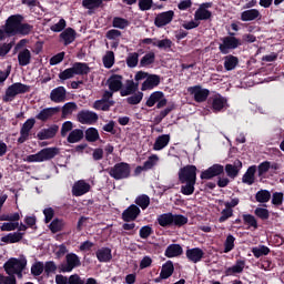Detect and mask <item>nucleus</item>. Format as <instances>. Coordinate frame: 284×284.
Returning a JSON list of instances; mask_svg holds the SVG:
<instances>
[{
  "label": "nucleus",
  "instance_id": "nucleus-50",
  "mask_svg": "<svg viewBox=\"0 0 284 284\" xmlns=\"http://www.w3.org/2000/svg\"><path fill=\"white\" fill-rule=\"evenodd\" d=\"M235 241L236 237H234V235L230 234L226 236V240L224 242V254H229V252H232V250H234Z\"/></svg>",
  "mask_w": 284,
  "mask_h": 284
},
{
  "label": "nucleus",
  "instance_id": "nucleus-11",
  "mask_svg": "<svg viewBox=\"0 0 284 284\" xmlns=\"http://www.w3.org/2000/svg\"><path fill=\"white\" fill-rule=\"evenodd\" d=\"M75 267H81V258L74 253H68L64 263L60 266L61 272H72Z\"/></svg>",
  "mask_w": 284,
  "mask_h": 284
},
{
  "label": "nucleus",
  "instance_id": "nucleus-59",
  "mask_svg": "<svg viewBox=\"0 0 284 284\" xmlns=\"http://www.w3.org/2000/svg\"><path fill=\"white\" fill-rule=\"evenodd\" d=\"M140 101H143V92H138L126 99V102L130 103V105H139Z\"/></svg>",
  "mask_w": 284,
  "mask_h": 284
},
{
  "label": "nucleus",
  "instance_id": "nucleus-49",
  "mask_svg": "<svg viewBox=\"0 0 284 284\" xmlns=\"http://www.w3.org/2000/svg\"><path fill=\"white\" fill-rule=\"evenodd\" d=\"M85 139L90 143H94V142L99 141V131L94 128H89L85 131Z\"/></svg>",
  "mask_w": 284,
  "mask_h": 284
},
{
  "label": "nucleus",
  "instance_id": "nucleus-4",
  "mask_svg": "<svg viewBox=\"0 0 284 284\" xmlns=\"http://www.w3.org/2000/svg\"><path fill=\"white\" fill-rule=\"evenodd\" d=\"M158 223L161 227H169V225H176L181 227L187 223V217L183 215H174L172 213H164L158 217Z\"/></svg>",
  "mask_w": 284,
  "mask_h": 284
},
{
  "label": "nucleus",
  "instance_id": "nucleus-9",
  "mask_svg": "<svg viewBox=\"0 0 284 284\" xmlns=\"http://www.w3.org/2000/svg\"><path fill=\"white\" fill-rule=\"evenodd\" d=\"M23 21L21 16H10L4 24L8 37H14L19 32V26Z\"/></svg>",
  "mask_w": 284,
  "mask_h": 284
},
{
  "label": "nucleus",
  "instance_id": "nucleus-22",
  "mask_svg": "<svg viewBox=\"0 0 284 284\" xmlns=\"http://www.w3.org/2000/svg\"><path fill=\"white\" fill-rule=\"evenodd\" d=\"M58 132H59V125H52L48 129L40 130L37 136L39 141H48V139H54Z\"/></svg>",
  "mask_w": 284,
  "mask_h": 284
},
{
  "label": "nucleus",
  "instance_id": "nucleus-18",
  "mask_svg": "<svg viewBox=\"0 0 284 284\" xmlns=\"http://www.w3.org/2000/svg\"><path fill=\"white\" fill-rule=\"evenodd\" d=\"M139 214H141V209L132 204L123 211L122 220L125 223H130V221H136V219H139Z\"/></svg>",
  "mask_w": 284,
  "mask_h": 284
},
{
  "label": "nucleus",
  "instance_id": "nucleus-5",
  "mask_svg": "<svg viewBox=\"0 0 284 284\" xmlns=\"http://www.w3.org/2000/svg\"><path fill=\"white\" fill-rule=\"evenodd\" d=\"M26 92H30V87L21 82L13 83L7 89L3 101H6V103L14 101L18 94H26Z\"/></svg>",
  "mask_w": 284,
  "mask_h": 284
},
{
  "label": "nucleus",
  "instance_id": "nucleus-31",
  "mask_svg": "<svg viewBox=\"0 0 284 284\" xmlns=\"http://www.w3.org/2000/svg\"><path fill=\"white\" fill-rule=\"evenodd\" d=\"M139 90V82H134V80H128L125 88L121 89V97H130V94H134L135 91Z\"/></svg>",
  "mask_w": 284,
  "mask_h": 284
},
{
  "label": "nucleus",
  "instance_id": "nucleus-1",
  "mask_svg": "<svg viewBox=\"0 0 284 284\" xmlns=\"http://www.w3.org/2000/svg\"><path fill=\"white\" fill-rule=\"evenodd\" d=\"M179 180L185 185L181 186V192L184 196L194 194V185H196V166L186 165L179 171Z\"/></svg>",
  "mask_w": 284,
  "mask_h": 284
},
{
  "label": "nucleus",
  "instance_id": "nucleus-56",
  "mask_svg": "<svg viewBox=\"0 0 284 284\" xmlns=\"http://www.w3.org/2000/svg\"><path fill=\"white\" fill-rule=\"evenodd\" d=\"M74 77H77V74L74 73V69L72 67L65 69L59 74V79H61V81H68V79H74Z\"/></svg>",
  "mask_w": 284,
  "mask_h": 284
},
{
  "label": "nucleus",
  "instance_id": "nucleus-58",
  "mask_svg": "<svg viewBox=\"0 0 284 284\" xmlns=\"http://www.w3.org/2000/svg\"><path fill=\"white\" fill-rule=\"evenodd\" d=\"M65 19H60L57 23H54L53 26L50 27V30L52 32H63V30H65Z\"/></svg>",
  "mask_w": 284,
  "mask_h": 284
},
{
  "label": "nucleus",
  "instance_id": "nucleus-40",
  "mask_svg": "<svg viewBox=\"0 0 284 284\" xmlns=\"http://www.w3.org/2000/svg\"><path fill=\"white\" fill-rule=\"evenodd\" d=\"M236 65H239V58L232 54L224 57V68L227 72L235 70Z\"/></svg>",
  "mask_w": 284,
  "mask_h": 284
},
{
  "label": "nucleus",
  "instance_id": "nucleus-19",
  "mask_svg": "<svg viewBox=\"0 0 284 284\" xmlns=\"http://www.w3.org/2000/svg\"><path fill=\"white\" fill-rule=\"evenodd\" d=\"M109 90L111 92H121L123 90V77L119 74H113L108 79Z\"/></svg>",
  "mask_w": 284,
  "mask_h": 284
},
{
  "label": "nucleus",
  "instance_id": "nucleus-38",
  "mask_svg": "<svg viewBox=\"0 0 284 284\" xmlns=\"http://www.w3.org/2000/svg\"><path fill=\"white\" fill-rule=\"evenodd\" d=\"M23 239V233L13 232L1 237V242L6 244L19 243Z\"/></svg>",
  "mask_w": 284,
  "mask_h": 284
},
{
  "label": "nucleus",
  "instance_id": "nucleus-60",
  "mask_svg": "<svg viewBox=\"0 0 284 284\" xmlns=\"http://www.w3.org/2000/svg\"><path fill=\"white\" fill-rule=\"evenodd\" d=\"M232 216H234V210H230L227 207H224V210H222L221 212V216L219 219L220 223H225V221H227V219H232Z\"/></svg>",
  "mask_w": 284,
  "mask_h": 284
},
{
  "label": "nucleus",
  "instance_id": "nucleus-64",
  "mask_svg": "<svg viewBox=\"0 0 284 284\" xmlns=\"http://www.w3.org/2000/svg\"><path fill=\"white\" fill-rule=\"evenodd\" d=\"M153 232L154 231L152 230V227L150 225L142 226L140 229V237L150 239V236H152Z\"/></svg>",
  "mask_w": 284,
  "mask_h": 284
},
{
  "label": "nucleus",
  "instance_id": "nucleus-63",
  "mask_svg": "<svg viewBox=\"0 0 284 284\" xmlns=\"http://www.w3.org/2000/svg\"><path fill=\"white\" fill-rule=\"evenodd\" d=\"M93 108L94 110H102L103 112H108V110H110V105L104 100H97Z\"/></svg>",
  "mask_w": 284,
  "mask_h": 284
},
{
  "label": "nucleus",
  "instance_id": "nucleus-53",
  "mask_svg": "<svg viewBox=\"0 0 284 284\" xmlns=\"http://www.w3.org/2000/svg\"><path fill=\"white\" fill-rule=\"evenodd\" d=\"M128 26H130V21L124 18L116 17L113 19V28H118L119 30H125Z\"/></svg>",
  "mask_w": 284,
  "mask_h": 284
},
{
  "label": "nucleus",
  "instance_id": "nucleus-7",
  "mask_svg": "<svg viewBox=\"0 0 284 284\" xmlns=\"http://www.w3.org/2000/svg\"><path fill=\"white\" fill-rule=\"evenodd\" d=\"M241 45V40L234 36H227L222 38V43L219 45V50L222 54H230L232 50H236Z\"/></svg>",
  "mask_w": 284,
  "mask_h": 284
},
{
  "label": "nucleus",
  "instance_id": "nucleus-2",
  "mask_svg": "<svg viewBox=\"0 0 284 284\" xmlns=\"http://www.w3.org/2000/svg\"><path fill=\"white\" fill-rule=\"evenodd\" d=\"M28 265V260L26 256L21 255L20 257H11L4 264V271L9 276H18V278L23 277V270Z\"/></svg>",
  "mask_w": 284,
  "mask_h": 284
},
{
  "label": "nucleus",
  "instance_id": "nucleus-45",
  "mask_svg": "<svg viewBox=\"0 0 284 284\" xmlns=\"http://www.w3.org/2000/svg\"><path fill=\"white\" fill-rule=\"evenodd\" d=\"M114 52L113 51H106L105 54L102 58V63L104 65V68H106L108 70H110V68H112V65H114Z\"/></svg>",
  "mask_w": 284,
  "mask_h": 284
},
{
  "label": "nucleus",
  "instance_id": "nucleus-43",
  "mask_svg": "<svg viewBox=\"0 0 284 284\" xmlns=\"http://www.w3.org/2000/svg\"><path fill=\"white\" fill-rule=\"evenodd\" d=\"M251 252L255 258H261V256H267V254H270V247L265 245H258L254 246Z\"/></svg>",
  "mask_w": 284,
  "mask_h": 284
},
{
  "label": "nucleus",
  "instance_id": "nucleus-17",
  "mask_svg": "<svg viewBox=\"0 0 284 284\" xmlns=\"http://www.w3.org/2000/svg\"><path fill=\"white\" fill-rule=\"evenodd\" d=\"M34 123H37V121L34 119H28L21 130H20V136L18 139V143H26V141H28V139H30V132L32 131V128H34Z\"/></svg>",
  "mask_w": 284,
  "mask_h": 284
},
{
  "label": "nucleus",
  "instance_id": "nucleus-29",
  "mask_svg": "<svg viewBox=\"0 0 284 284\" xmlns=\"http://www.w3.org/2000/svg\"><path fill=\"white\" fill-rule=\"evenodd\" d=\"M166 258H174L176 256H181L183 254V247L181 244H170L165 250Z\"/></svg>",
  "mask_w": 284,
  "mask_h": 284
},
{
  "label": "nucleus",
  "instance_id": "nucleus-57",
  "mask_svg": "<svg viewBox=\"0 0 284 284\" xmlns=\"http://www.w3.org/2000/svg\"><path fill=\"white\" fill-rule=\"evenodd\" d=\"M43 270H44V264L43 262H36L32 266H31V274L33 276H41V274H43Z\"/></svg>",
  "mask_w": 284,
  "mask_h": 284
},
{
  "label": "nucleus",
  "instance_id": "nucleus-21",
  "mask_svg": "<svg viewBox=\"0 0 284 284\" xmlns=\"http://www.w3.org/2000/svg\"><path fill=\"white\" fill-rule=\"evenodd\" d=\"M220 174H223V165L214 164L201 173V179L210 181V179H214V176H219Z\"/></svg>",
  "mask_w": 284,
  "mask_h": 284
},
{
  "label": "nucleus",
  "instance_id": "nucleus-30",
  "mask_svg": "<svg viewBox=\"0 0 284 284\" xmlns=\"http://www.w3.org/2000/svg\"><path fill=\"white\" fill-rule=\"evenodd\" d=\"M174 274V264L172 261H168L162 265L161 272H160V277L162 281H165L170 278Z\"/></svg>",
  "mask_w": 284,
  "mask_h": 284
},
{
  "label": "nucleus",
  "instance_id": "nucleus-54",
  "mask_svg": "<svg viewBox=\"0 0 284 284\" xmlns=\"http://www.w3.org/2000/svg\"><path fill=\"white\" fill-rule=\"evenodd\" d=\"M153 45L160 48V50H170L172 48V40L163 39L153 42Z\"/></svg>",
  "mask_w": 284,
  "mask_h": 284
},
{
  "label": "nucleus",
  "instance_id": "nucleus-33",
  "mask_svg": "<svg viewBox=\"0 0 284 284\" xmlns=\"http://www.w3.org/2000/svg\"><path fill=\"white\" fill-rule=\"evenodd\" d=\"M243 270H245V260H237L233 266L226 270V275L243 274Z\"/></svg>",
  "mask_w": 284,
  "mask_h": 284
},
{
  "label": "nucleus",
  "instance_id": "nucleus-6",
  "mask_svg": "<svg viewBox=\"0 0 284 284\" xmlns=\"http://www.w3.org/2000/svg\"><path fill=\"white\" fill-rule=\"evenodd\" d=\"M130 164L125 162L116 163L113 168L109 170L110 176H112V179H115V181H121L123 179L130 178Z\"/></svg>",
  "mask_w": 284,
  "mask_h": 284
},
{
  "label": "nucleus",
  "instance_id": "nucleus-36",
  "mask_svg": "<svg viewBox=\"0 0 284 284\" xmlns=\"http://www.w3.org/2000/svg\"><path fill=\"white\" fill-rule=\"evenodd\" d=\"M95 254L100 263H108L109 261H112V250L108 247H102L98 250Z\"/></svg>",
  "mask_w": 284,
  "mask_h": 284
},
{
  "label": "nucleus",
  "instance_id": "nucleus-51",
  "mask_svg": "<svg viewBox=\"0 0 284 284\" xmlns=\"http://www.w3.org/2000/svg\"><path fill=\"white\" fill-rule=\"evenodd\" d=\"M126 65L128 68H136V65H139V53H129L126 57Z\"/></svg>",
  "mask_w": 284,
  "mask_h": 284
},
{
  "label": "nucleus",
  "instance_id": "nucleus-8",
  "mask_svg": "<svg viewBox=\"0 0 284 284\" xmlns=\"http://www.w3.org/2000/svg\"><path fill=\"white\" fill-rule=\"evenodd\" d=\"M154 105H156L158 110L168 105V99H165V94L162 91H155L148 98L146 106L154 108Z\"/></svg>",
  "mask_w": 284,
  "mask_h": 284
},
{
  "label": "nucleus",
  "instance_id": "nucleus-26",
  "mask_svg": "<svg viewBox=\"0 0 284 284\" xmlns=\"http://www.w3.org/2000/svg\"><path fill=\"white\" fill-rule=\"evenodd\" d=\"M241 168H243V163L240 160H235L233 164H226L225 172L230 179H236Z\"/></svg>",
  "mask_w": 284,
  "mask_h": 284
},
{
  "label": "nucleus",
  "instance_id": "nucleus-25",
  "mask_svg": "<svg viewBox=\"0 0 284 284\" xmlns=\"http://www.w3.org/2000/svg\"><path fill=\"white\" fill-rule=\"evenodd\" d=\"M74 39H77V31H74V29L72 28H67L60 33V41H62L64 45H70V43H74Z\"/></svg>",
  "mask_w": 284,
  "mask_h": 284
},
{
  "label": "nucleus",
  "instance_id": "nucleus-48",
  "mask_svg": "<svg viewBox=\"0 0 284 284\" xmlns=\"http://www.w3.org/2000/svg\"><path fill=\"white\" fill-rule=\"evenodd\" d=\"M255 199L257 203H267L272 199V193L267 190H261L256 193Z\"/></svg>",
  "mask_w": 284,
  "mask_h": 284
},
{
  "label": "nucleus",
  "instance_id": "nucleus-52",
  "mask_svg": "<svg viewBox=\"0 0 284 284\" xmlns=\"http://www.w3.org/2000/svg\"><path fill=\"white\" fill-rule=\"evenodd\" d=\"M243 221L245 225H248V227H253V230H256L258 227V222L256 221V217L252 214H244Z\"/></svg>",
  "mask_w": 284,
  "mask_h": 284
},
{
  "label": "nucleus",
  "instance_id": "nucleus-14",
  "mask_svg": "<svg viewBox=\"0 0 284 284\" xmlns=\"http://www.w3.org/2000/svg\"><path fill=\"white\" fill-rule=\"evenodd\" d=\"M174 19V11L169 10L159 13L154 19V26L156 28H164V26H169V23H172Z\"/></svg>",
  "mask_w": 284,
  "mask_h": 284
},
{
  "label": "nucleus",
  "instance_id": "nucleus-10",
  "mask_svg": "<svg viewBox=\"0 0 284 284\" xmlns=\"http://www.w3.org/2000/svg\"><path fill=\"white\" fill-rule=\"evenodd\" d=\"M187 92L196 103H205L207 97H210V90L203 89L201 85L189 87Z\"/></svg>",
  "mask_w": 284,
  "mask_h": 284
},
{
  "label": "nucleus",
  "instance_id": "nucleus-27",
  "mask_svg": "<svg viewBox=\"0 0 284 284\" xmlns=\"http://www.w3.org/2000/svg\"><path fill=\"white\" fill-rule=\"evenodd\" d=\"M32 61V52L29 49H22L18 52V62L22 68L30 65Z\"/></svg>",
  "mask_w": 284,
  "mask_h": 284
},
{
  "label": "nucleus",
  "instance_id": "nucleus-61",
  "mask_svg": "<svg viewBox=\"0 0 284 284\" xmlns=\"http://www.w3.org/2000/svg\"><path fill=\"white\" fill-rule=\"evenodd\" d=\"M139 9L142 10V12H145L148 10H152V6H154V0H139Z\"/></svg>",
  "mask_w": 284,
  "mask_h": 284
},
{
  "label": "nucleus",
  "instance_id": "nucleus-42",
  "mask_svg": "<svg viewBox=\"0 0 284 284\" xmlns=\"http://www.w3.org/2000/svg\"><path fill=\"white\" fill-rule=\"evenodd\" d=\"M161 161V158L156 154L150 155L146 161L143 163L144 164V170H153V168H156Z\"/></svg>",
  "mask_w": 284,
  "mask_h": 284
},
{
  "label": "nucleus",
  "instance_id": "nucleus-39",
  "mask_svg": "<svg viewBox=\"0 0 284 284\" xmlns=\"http://www.w3.org/2000/svg\"><path fill=\"white\" fill-rule=\"evenodd\" d=\"M103 6V0H82V7L90 12L99 10Z\"/></svg>",
  "mask_w": 284,
  "mask_h": 284
},
{
  "label": "nucleus",
  "instance_id": "nucleus-3",
  "mask_svg": "<svg viewBox=\"0 0 284 284\" xmlns=\"http://www.w3.org/2000/svg\"><path fill=\"white\" fill-rule=\"evenodd\" d=\"M57 154H59L58 148H44L36 154L28 155L24 161L27 163H45V161L54 159Z\"/></svg>",
  "mask_w": 284,
  "mask_h": 284
},
{
  "label": "nucleus",
  "instance_id": "nucleus-41",
  "mask_svg": "<svg viewBox=\"0 0 284 284\" xmlns=\"http://www.w3.org/2000/svg\"><path fill=\"white\" fill-rule=\"evenodd\" d=\"M83 139V130L81 129H74L69 133V136L67 139L68 143H79Z\"/></svg>",
  "mask_w": 284,
  "mask_h": 284
},
{
  "label": "nucleus",
  "instance_id": "nucleus-23",
  "mask_svg": "<svg viewBox=\"0 0 284 284\" xmlns=\"http://www.w3.org/2000/svg\"><path fill=\"white\" fill-rule=\"evenodd\" d=\"M203 256H205V252H203L199 247L186 250V258L191 263H201V261L203 260Z\"/></svg>",
  "mask_w": 284,
  "mask_h": 284
},
{
  "label": "nucleus",
  "instance_id": "nucleus-47",
  "mask_svg": "<svg viewBox=\"0 0 284 284\" xmlns=\"http://www.w3.org/2000/svg\"><path fill=\"white\" fill-rule=\"evenodd\" d=\"M156 59V54L154 52H149L144 54V57L140 61L141 68H148V65H152Z\"/></svg>",
  "mask_w": 284,
  "mask_h": 284
},
{
  "label": "nucleus",
  "instance_id": "nucleus-37",
  "mask_svg": "<svg viewBox=\"0 0 284 284\" xmlns=\"http://www.w3.org/2000/svg\"><path fill=\"white\" fill-rule=\"evenodd\" d=\"M194 19H196V21H199L200 23L201 21H207L212 19V11L203 7H199V9L194 13Z\"/></svg>",
  "mask_w": 284,
  "mask_h": 284
},
{
  "label": "nucleus",
  "instance_id": "nucleus-28",
  "mask_svg": "<svg viewBox=\"0 0 284 284\" xmlns=\"http://www.w3.org/2000/svg\"><path fill=\"white\" fill-rule=\"evenodd\" d=\"M170 144V134L159 135L153 144V150L155 152H160V150H164Z\"/></svg>",
  "mask_w": 284,
  "mask_h": 284
},
{
  "label": "nucleus",
  "instance_id": "nucleus-24",
  "mask_svg": "<svg viewBox=\"0 0 284 284\" xmlns=\"http://www.w3.org/2000/svg\"><path fill=\"white\" fill-rule=\"evenodd\" d=\"M61 109L59 106H53V108H45L43 110H41L38 115H36V119H38V121H48L49 119H52V116H54V114H59V111Z\"/></svg>",
  "mask_w": 284,
  "mask_h": 284
},
{
  "label": "nucleus",
  "instance_id": "nucleus-12",
  "mask_svg": "<svg viewBox=\"0 0 284 284\" xmlns=\"http://www.w3.org/2000/svg\"><path fill=\"white\" fill-rule=\"evenodd\" d=\"M209 105H211V110L215 113L223 112V110H227V99L215 93L209 99Z\"/></svg>",
  "mask_w": 284,
  "mask_h": 284
},
{
  "label": "nucleus",
  "instance_id": "nucleus-35",
  "mask_svg": "<svg viewBox=\"0 0 284 284\" xmlns=\"http://www.w3.org/2000/svg\"><path fill=\"white\" fill-rule=\"evenodd\" d=\"M256 174V165L250 166L242 178V183L254 185Z\"/></svg>",
  "mask_w": 284,
  "mask_h": 284
},
{
  "label": "nucleus",
  "instance_id": "nucleus-55",
  "mask_svg": "<svg viewBox=\"0 0 284 284\" xmlns=\"http://www.w3.org/2000/svg\"><path fill=\"white\" fill-rule=\"evenodd\" d=\"M65 223L63 220H53L50 224V230L53 232V234H57V232H61L64 227Z\"/></svg>",
  "mask_w": 284,
  "mask_h": 284
},
{
  "label": "nucleus",
  "instance_id": "nucleus-46",
  "mask_svg": "<svg viewBox=\"0 0 284 284\" xmlns=\"http://www.w3.org/2000/svg\"><path fill=\"white\" fill-rule=\"evenodd\" d=\"M135 205L141 207V210H148V207H150V196L145 194L139 195L135 199Z\"/></svg>",
  "mask_w": 284,
  "mask_h": 284
},
{
  "label": "nucleus",
  "instance_id": "nucleus-15",
  "mask_svg": "<svg viewBox=\"0 0 284 284\" xmlns=\"http://www.w3.org/2000/svg\"><path fill=\"white\" fill-rule=\"evenodd\" d=\"M90 190H92V185H90L88 181L79 180L74 182L71 192L73 196H83L84 194H88Z\"/></svg>",
  "mask_w": 284,
  "mask_h": 284
},
{
  "label": "nucleus",
  "instance_id": "nucleus-62",
  "mask_svg": "<svg viewBox=\"0 0 284 284\" xmlns=\"http://www.w3.org/2000/svg\"><path fill=\"white\" fill-rule=\"evenodd\" d=\"M255 216L262 221H267V219H270V211L267 209L257 207L255 209Z\"/></svg>",
  "mask_w": 284,
  "mask_h": 284
},
{
  "label": "nucleus",
  "instance_id": "nucleus-32",
  "mask_svg": "<svg viewBox=\"0 0 284 284\" xmlns=\"http://www.w3.org/2000/svg\"><path fill=\"white\" fill-rule=\"evenodd\" d=\"M261 19V11L257 9H248L241 13V21H256Z\"/></svg>",
  "mask_w": 284,
  "mask_h": 284
},
{
  "label": "nucleus",
  "instance_id": "nucleus-44",
  "mask_svg": "<svg viewBox=\"0 0 284 284\" xmlns=\"http://www.w3.org/2000/svg\"><path fill=\"white\" fill-rule=\"evenodd\" d=\"M72 68L75 75L88 74L90 72V67L83 62H75Z\"/></svg>",
  "mask_w": 284,
  "mask_h": 284
},
{
  "label": "nucleus",
  "instance_id": "nucleus-20",
  "mask_svg": "<svg viewBox=\"0 0 284 284\" xmlns=\"http://www.w3.org/2000/svg\"><path fill=\"white\" fill-rule=\"evenodd\" d=\"M161 83V77L156 74H149L146 80L142 83L141 90L145 92L146 90H154Z\"/></svg>",
  "mask_w": 284,
  "mask_h": 284
},
{
  "label": "nucleus",
  "instance_id": "nucleus-16",
  "mask_svg": "<svg viewBox=\"0 0 284 284\" xmlns=\"http://www.w3.org/2000/svg\"><path fill=\"white\" fill-rule=\"evenodd\" d=\"M65 99H68V90L64 87H57L50 92V101L52 103H65Z\"/></svg>",
  "mask_w": 284,
  "mask_h": 284
},
{
  "label": "nucleus",
  "instance_id": "nucleus-13",
  "mask_svg": "<svg viewBox=\"0 0 284 284\" xmlns=\"http://www.w3.org/2000/svg\"><path fill=\"white\" fill-rule=\"evenodd\" d=\"M77 119L82 125H93L99 121V115L94 111L82 110L78 113Z\"/></svg>",
  "mask_w": 284,
  "mask_h": 284
},
{
  "label": "nucleus",
  "instance_id": "nucleus-34",
  "mask_svg": "<svg viewBox=\"0 0 284 284\" xmlns=\"http://www.w3.org/2000/svg\"><path fill=\"white\" fill-rule=\"evenodd\" d=\"M77 110H79V105L75 102H67L62 106V119H70Z\"/></svg>",
  "mask_w": 284,
  "mask_h": 284
}]
</instances>
